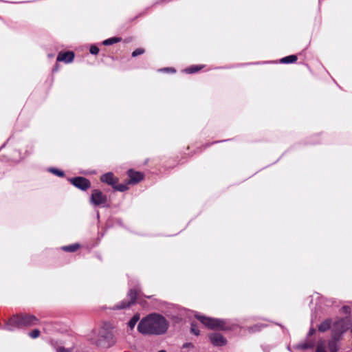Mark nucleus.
Returning a JSON list of instances; mask_svg holds the SVG:
<instances>
[{
    "instance_id": "2f4dec72",
    "label": "nucleus",
    "mask_w": 352,
    "mask_h": 352,
    "mask_svg": "<svg viewBox=\"0 0 352 352\" xmlns=\"http://www.w3.org/2000/svg\"><path fill=\"white\" fill-rule=\"evenodd\" d=\"M194 346L192 343H186L183 345V347L184 348H187V347H191L192 348Z\"/></svg>"
},
{
    "instance_id": "4468645a",
    "label": "nucleus",
    "mask_w": 352,
    "mask_h": 352,
    "mask_svg": "<svg viewBox=\"0 0 352 352\" xmlns=\"http://www.w3.org/2000/svg\"><path fill=\"white\" fill-rule=\"evenodd\" d=\"M339 339V337H336V338H334L333 336H332V339L329 341L328 344L329 349L331 352H337V351L338 350V342Z\"/></svg>"
},
{
    "instance_id": "7c9ffc66",
    "label": "nucleus",
    "mask_w": 352,
    "mask_h": 352,
    "mask_svg": "<svg viewBox=\"0 0 352 352\" xmlns=\"http://www.w3.org/2000/svg\"><path fill=\"white\" fill-rule=\"evenodd\" d=\"M57 352H69V350L65 349V348L60 347L57 349Z\"/></svg>"
},
{
    "instance_id": "412c9836",
    "label": "nucleus",
    "mask_w": 352,
    "mask_h": 352,
    "mask_svg": "<svg viewBox=\"0 0 352 352\" xmlns=\"http://www.w3.org/2000/svg\"><path fill=\"white\" fill-rule=\"evenodd\" d=\"M326 342L324 340H320L316 347V352H327L325 350Z\"/></svg>"
},
{
    "instance_id": "72a5a7b5",
    "label": "nucleus",
    "mask_w": 352,
    "mask_h": 352,
    "mask_svg": "<svg viewBox=\"0 0 352 352\" xmlns=\"http://www.w3.org/2000/svg\"><path fill=\"white\" fill-rule=\"evenodd\" d=\"M263 327V325H256L254 327L255 329L254 331H259L261 329V327Z\"/></svg>"
},
{
    "instance_id": "f3484780",
    "label": "nucleus",
    "mask_w": 352,
    "mask_h": 352,
    "mask_svg": "<svg viewBox=\"0 0 352 352\" xmlns=\"http://www.w3.org/2000/svg\"><path fill=\"white\" fill-rule=\"evenodd\" d=\"M297 60V56L296 55H290L286 57H284L280 60V63L288 64L293 63Z\"/></svg>"
},
{
    "instance_id": "dca6fc26",
    "label": "nucleus",
    "mask_w": 352,
    "mask_h": 352,
    "mask_svg": "<svg viewBox=\"0 0 352 352\" xmlns=\"http://www.w3.org/2000/svg\"><path fill=\"white\" fill-rule=\"evenodd\" d=\"M80 248L78 243H74L69 245L63 246L61 249L65 252H76Z\"/></svg>"
},
{
    "instance_id": "393cba45",
    "label": "nucleus",
    "mask_w": 352,
    "mask_h": 352,
    "mask_svg": "<svg viewBox=\"0 0 352 352\" xmlns=\"http://www.w3.org/2000/svg\"><path fill=\"white\" fill-rule=\"evenodd\" d=\"M190 330H191V332L192 333H194L195 335H196V336L199 335L200 331H199V327H197V324L192 323Z\"/></svg>"
},
{
    "instance_id": "f257e3e1",
    "label": "nucleus",
    "mask_w": 352,
    "mask_h": 352,
    "mask_svg": "<svg viewBox=\"0 0 352 352\" xmlns=\"http://www.w3.org/2000/svg\"><path fill=\"white\" fill-rule=\"evenodd\" d=\"M169 323L164 316L152 314L140 322L138 329L142 334L161 335L166 332Z\"/></svg>"
},
{
    "instance_id": "a211bd4d",
    "label": "nucleus",
    "mask_w": 352,
    "mask_h": 352,
    "mask_svg": "<svg viewBox=\"0 0 352 352\" xmlns=\"http://www.w3.org/2000/svg\"><path fill=\"white\" fill-rule=\"evenodd\" d=\"M331 320H326L319 325L318 330L321 332H324L331 327Z\"/></svg>"
},
{
    "instance_id": "20e7f679",
    "label": "nucleus",
    "mask_w": 352,
    "mask_h": 352,
    "mask_svg": "<svg viewBox=\"0 0 352 352\" xmlns=\"http://www.w3.org/2000/svg\"><path fill=\"white\" fill-rule=\"evenodd\" d=\"M91 339L94 343L102 348H109L113 343L111 336L104 330L99 332L98 338H91Z\"/></svg>"
},
{
    "instance_id": "39448f33",
    "label": "nucleus",
    "mask_w": 352,
    "mask_h": 352,
    "mask_svg": "<svg viewBox=\"0 0 352 352\" xmlns=\"http://www.w3.org/2000/svg\"><path fill=\"white\" fill-rule=\"evenodd\" d=\"M107 201V198L99 190H93L90 198V203L95 206L104 207Z\"/></svg>"
},
{
    "instance_id": "9b49d317",
    "label": "nucleus",
    "mask_w": 352,
    "mask_h": 352,
    "mask_svg": "<svg viewBox=\"0 0 352 352\" xmlns=\"http://www.w3.org/2000/svg\"><path fill=\"white\" fill-rule=\"evenodd\" d=\"M74 52L70 51L65 52H60L57 56V61L64 62L65 63H70L74 60Z\"/></svg>"
},
{
    "instance_id": "a878e982",
    "label": "nucleus",
    "mask_w": 352,
    "mask_h": 352,
    "mask_svg": "<svg viewBox=\"0 0 352 352\" xmlns=\"http://www.w3.org/2000/svg\"><path fill=\"white\" fill-rule=\"evenodd\" d=\"M28 335L32 338H36L40 336V331L38 329H34L28 333Z\"/></svg>"
},
{
    "instance_id": "c756f323",
    "label": "nucleus",
    "mask_w": 352,
    "mask_h": 352,
    "mask_svg": "<svg viewBox=\"0 0 352 352\" xmlns=\"http://www.w3.org/2000/svg\"><path fill=\"white\" fill-rule=\"evenodd\" d=\"M160 71L165 72H175V70L173 68H172V67H166V68L160 69Z\"/></svg>"
},
{
    "instance_id": "bb28decb",
    "label": "nucleus",
    "mask_w": 352,
    "mask_h": 352,
    "mask_svg": "<svg viewBox=\"0 0 352 352\" xmlns=\"http://www.w3.org/2000/svg\"><path fill=\"white\" fill-rule=\"evenodd\" d=\"M89 52L91 54L96 55L99 52V48L96 45H91L90 47Z\"/></svg>"
},
{
    "instance_id": "b1692460",
    "label": "nucleus",
    "mask_w": 352,
    "mask_h": 352,
    "mask_svg": "<svg viewBox=\"0 0 352 352\" xmlns=\"http://www.w3.org/2000/svg\"><path fill=\"white\" fill-rule=\"evenodd\" d=\"M115 190L120 191V192H124L128 190V186L126 184H119L116 185L115 184L113 187Z\"/></svg>"
},
{
    "instance_id": "cd10ccee",
    "label": "nucleus",
    "mask_w": 352,
    "mask_h": 352,
    "mask_svg": "<svg viewBox=\"0 0 352 352\" xmlns=\"http://www.w3.org/2000/svg\"><path fill=\"white\" fill-rule=\"evenodd\" d=\"M144 52V50L142 48H138L134 50L132 53V56L135 57L139 55L142 54Z\"/></svg>"
},
{
    "instance_id": "6ab92c4d",
    "label": "nucleus",
    "mask_w": 352,
    "mask_h": 352,
    "mask_svg": "<svg viewBox=\"0 0 352 352\" xmlns=\"http://www.w3.org/2000/svg\"><path fill=\"white\" fill-rule=\"evenodd\" d=\"M203 66L192 65L184 69V72L188 74H194L199 71Z\"/></svg>"
},
{
    "instance_id": "423d86ee",
    "label": "nucleus",
    "mask_w": 352,
    "mask_h": 352,
    "mask_svg": "<svg viewBox=\"0 0 352 352\" xmlns=\"http://www.w3.org/2000/svg\"><path fill=\"white\" fill-rule=\"evenodd\" d=\"M12 321L17 323L16 326L21 324L23 327L35 325L38 323V320L34 316L25 314L20 315V317H15Z\"/></svg>"
},
{
    "instance_id": "9d476101",
    "label": "nucleus",
    "mask_w": 352,
    "mask_h": 352,
    "mask_svg": "<svg viewBox=\"0 0 352 352\" xmlns=\"http://www.w3.org/2000/svg\"><path fill=\"white\" fill-rule=\"evenodd\" d=\"M128 176L129 177L127 182L128 184H136L144 178V175L142 173L134 171L131 169L128 171Z\"/></svg>"
},
{
    "instance_id": "1a4fd4ad",
    "label": "nucleus",
    "mask_w": 352,
    "mask_h": 352,
    "mask_svg": "<svg viewBox=\"0 0 352 352\" xmlns=\"http://www.w3.org/2000/svg\"><path fill=\"white\" fill-rule=\"evenodd\" d=\"M70 182L76 188L85 190L89 188L91 186L90 182L82 177H78L75 178L69 179Z\"/></svg>"
},
{
    "instance_id": "f704fd0d",
    "label": "nucleus",
    "mask_w": 352,
    "mask_h": 352,
    "mask_svg": "<svg viewBox=\"0 0 352 352\" xmlns=\"http://www.w3.org/2000/svg\"><path fill=\"white\" fill-rule=\"evenodd\" d=\"M158 352H166L165 350H160V351Z\"/></svg>"
},
{
    "instance_id": "f03ea898",
    "label": "nucleus",
    "mask_w": 352,
    "mask_h": 352,
    "mask_svg": "<svg viewBox=\"0 0 352 352\" xmlns=\"http://www.w3.org/2000/svg\"><path fill=\"white\" fill-rule=\"evenodd\" d=\"M195 317L208 329L217 330H225L226 329V321L225 320L208 317L200 314H196Z\"/></svg>"
},
{
    "instance_id": "4be33fe9",
    "label": "nucleus",
    "mask_w": 352,
    "mask_h": 352,
    "mask_svg": "<svg viewBox=\"0 0 352 352\" xmlns=\"http://www.w3.org/2000/svg\"><path fill=\"white\" fill-rule=\"evenodd\" d=\"M120 40H121L120 38L112 37V38L104 40L102 42V44L104 45H113L114 43L119 42Z\"/></svg>"
},
{
    "instance_id": "aec40b11",
    "label": "nucleus",
    "mask_w": 352,
    "mask_h": 352,
    "mask_svg": "<svg viewBox=\"0 0 352 352\" xmlns=\"http://www.w3.org/2000/svg\"><path fill=\"white\" fill-rule=\"evenodd\" d=\"M140 320V315L135 314L134 315L132 318L129 320L128 322V326L131 329H133L138 320Z\"/></svg>"
},
{
    "instance_id": "7ed1b4c3",
    "label": "nucleus",
    "mask_w": 352,
    "mask_h": 352,
    "mask_svg": "<svg viewBox=\"0 0 352 352\" xmlns=\"http://www.w3.org/2000/svg\"><path fill=\"white\" fill-rule=\"evenodd\" d=\"M351 321L349 318H340L336 320L332 327V332L334 338H340L350 327Z\"/></svg>"
},
{
    "instance_id": "473e14b6",
    "label": "nucleus",
    "mask_w": 352,
    "mask_h": 352,
    "mask_svg": "<svg viewBox=\"0 0 352 352\" xmlns=\"http://www.w3.org/2000/svg\"><path fill=\"white\" fill-rule=\"evenodd\" d=\"M314 333H315V329H311L309 331L308 336H310L313 335Z\"/></svg>"
},
{
    "instance_id": "c85d7f7f",
    "label": "nucleus",
    "mask_w": 352,
    "mask_h": 352,
    "mask_svg": "<svg viewBox=\"0 0 352 352\" xmlns=\"http://www.w3.org/2000/svg\"><path fill=\"white\" fill-rule=\"evenodd\" d=\"M341 311H342V313L345 314H350L351 308L349 306L344 305L342 307Z\"/></svg>"
},
{
    "instance_id": "0eeeda50",
    "label": "nucleus",
    "mask_w": 352,
    "mask_h": 352,
    "mask_svg": "<svg viewBox=\"0 0 352 352\" xmlns=\"http://www.w3.org/2000/svg\"><path fill=\"white\" fill-rule=\"evenodd\" d=\"M138 295V290L136 289H131L128 294V299L122 301L116 306V309H122L129 307L131 304L134 303Z\"/></svg>"
},
{
    "instance_id": "5701e85b",
    "label": "nucleus",
    "mask_w": 352,
    "mask_h": 352,
    "mask_svg": "<svg viewBox=\"0 0 352 352\" xmlns=\"http://www.w3.org/2000/svg\"><path fill=\"white\" fill-rule=\"evenodd\" d=\"M47 171L51 173H53L54 175H55L58 177H63L65 175V173L63 171H62L59 169H57L56 168H49L47 169Z\"/></svg>"
},
{
    "instance_id": "f8f14e48",
    "label": "nucleus",
    "mask_w": 352,
    "mask_h": 352,
    "mask_svg": "<svg viewBox=\"0 0 352 352\" xmlns=\"http://www.w3.org/2000/svg\"><path fill=\"white\" fill-rule=\"evenodd\" d=\"M100 180L102 182L106 183L109 185L114 186L118 182V179L116 177L113 173L109 172L107 173L103 174L100 177Z\"/></svg>"
},
{
    "instance_id": "6e6552de",
    "label": "nucleus",
    "mask_w": 352,
    "mask_h": 352,
    "mask_svg": "<svg viewBox=\"0 0 352 352\" xmlns=\"http://www.w3.org/2000/svg\"><path fill=\"white\" fill-rule=\"evenodd\" d=\"M208 338L214 346H222L227 344L226 338L219 333H212L209 334Z\"/></svg>"
},
{
    "instance_id": "2eb2a0df",
    "label": "nucleus",
    "mask_w": 352,
    "mask_h": 352,
    "mask_svg": "<svg viewBox=\"0 0 352 352\" xmlns=\"http://www.w3.org/2000/svg\"><path fill=\"white\" fill-rule=\"evenodd\" d=\"M314 346V342L313 341L309 340V341H305V342H301V343L297 344L296 346H295V348L298 349L305 350V349L313 348Z\"/></svg>"
},
{
    "instance_id": "ddd939ff",
    "label": "nucleus",
    "mask_w": 352,
    "mask_h": 352,
    "mask_svg": "<svg viewBox=\"0 0 352 352\" xmlns=\"http://www.w3.org/2000/svg\"><path fill=\"white\" fill-rule=\"evenodd\" d=\"M15 317H20V316H14L6 323L5 329L6 330L12 331L22 327L21 324H19V325L16 326L17 323L16 322L12 321Z\"/></svg>"
}]
</instances>
